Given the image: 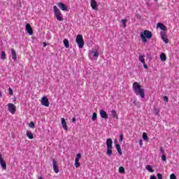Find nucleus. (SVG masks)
Returning <instances> with one entry per match:
<instances>
[{"mask_svg": "<svg viewBox=\"0 0 179 179\" xmlns=\"http://www.w3.org/2000/svg\"><path fill=\"white\" fill-rule=\"evenodd\" d=\"M27 136L29 139H33L34 138L33 133L29 131H27Z\"/></svg>", "mask_w": 179, "mask_h": 179, "instance_id": "27", "label": "nucleus"}, {"mask_svg": "<svg viewBox=\"0 0 179 179\" xmlns=\"http://www.w3.org/2000/svg\"><path fill=\"white\" fill-rule=\"evenodd\" d=\"M82 158V154L78 153L76 155V157L75 159V163H74V166L75 167H76V169L80 167V163L79 162V160H80V159Z\"/></svg>", "mask_w": 179, "mask_h": 179, "instance_id": "6", "label": "nucleus"}, {"mask_svg": "<svg viewBox=\"0 0 179 179\" xmlns=\"http://www.w3.org/2000/svg\"><path fill=\"white\" fill-rule=\"evenodd\" d=\"M133 90L136 96H140L141 99H145V90L137 82H134L132 86Z\"/></svg>", "mask_w": 179, "mask_h": 179, "instance_id": "1", "label": "nucleus"}, {"mask_svg": "<svg viewBox=\"0 0 179 179\" xmlns=\"http://www.w3.org/2000/svg\"><path fill=\"white\" fill-rule=\"evenodd\" d=\"M91 8L94 10H97V1L96 0H91Z\"/></svg>", "mask_w": 179, "mask_h": 179, "instance_id": "14", "label": "nucleus"}, {"mask_svg": "<svg viewBox=\"0 0 179 179\" xmlns=\"http://www.w3.org/2000/svg\"><path fill=\"white\" fill-rule=\"evenodd\" d=\"M76 41L79 47V48H83L85 45V41H83V36L78 34L76 36Z\"/></svg>", "mask_w": 179, "mask_h": 179, "instance_id": "5", "label": "nucleus"}, {"mask_svg": "<svg viewBox=\"0 0 179 179\" xmlns=\"http://www.w3.org/2000/svg\"><path fill=\"white\" fill-rule=\"evenodd\" d=\"M145 169L148 170V171H150V173H155V169H152V166L150 165H147Z\"/></svg>", "mask_w": 179, "mask_h": 179, "instance_id": "23", "label": "nucleus"}, {"mask_svg": "<svg viewBox=\"0 0 179 179\" xmlns=\"http://www.w3.org/2000/svg\"><path fill=\"white\" fill-rule=\"evenodd\" d=\"M115 146L119 155H122V150H121V145H120L119 144H116Z\"/></svg>", "mask_w": 179, "mask_h": 179, "instance_id": "21", "label": "nucleus"}, {"mask_svg": "<svg viewBox=\"0 0 179 179\" xmlns=\"http://www.w3.org/2000/svg\"><path fill=\"white\" fill-rule=\"evenodd\" d=\"M157 26H158V27L161 29V30H166V26H164V24H162V23H160V22H159L158 24H157Z\"/></svg>", "mask_w": 179, "mask_h": 179, "instance_id": "24", "label": "nucleus"}, {"mask_svg": "<svg viewBox=\"0 0 179 179\" xmlns=\"http://www.w3.org/2000/svg\"><path fill=\"white\" fill-rule=\"evenodd\" d=\"M0 97H2V92L0 91Z\"/></svg>", "mask_w": 179, "mask_h": 179, "instance_id": "46", "label": "nucleus"}, {"mask_svg": "<svg viewBox=\"0 0 179 179\" xmlns=\"http://www.w3.org/2000/svg\"><path fill=\"white\" fill-rule=\"evenodd\" d=\"M25 30L29 34V36H33V28H31V25L30 24H27L25 25Z\"/></svg>", "mask_w": 179, "mask_h": 179, "instance_id": "9", "label": "nucleus"}, {"mask_svg": "<svg viewBox=\"0 0 179 179\" xmlns=\"http://www.w3.org/2000/svg\"><path fill=\"white\" fill-rule=\"evenodd\" d=\"M29 127L30 128H34L36 127V125L34 124V122H31L29 123Z\"/></svg>", "mask_w": 179, "mask_h": 179, "instance_id": "34", "label": "nucleus"}, {"mask_svg": "<svg viewBox=\"0 0 179 179\" xmlns=\"http://www.w3.org/2000/svg\"><path fill=\"white\" fill-rule=\"evenodd\" d=\"M170 179H177V177L174 173L171 174Z\"/></svg>", "mask_w": 179, "mask_h": 179, "instance_id": "36", "label": "nucleus"}, {"mask_svg": "<svg viewBox=\"0 0 179 179\" xmlns=\"http://www.w3.org/2000/svg\"><path fill=\"white\" fill-rule=\"evenodd\" d=\"M140 36L143 43H147V38L150 39L152 36V32H150L149 30H145L144 33H141Z\"/></svg>", "mask_w": 179, "mask_h": 179, "instance_id": "2", "label": "nucleus"}, {"mask_svg": "<svg viewBox=\"0 0 179 179\" xmlns=\"http://www.w3.org/2000/svg\"><path fill=\"white\" fill-rule=\"evenodd\" d=\"M161 159H162V162H166V155H162L161 156Z\"/></svg>", "mask_w": 179, "mask_h": 179, "instance_id": "35", "label": "nucleus"}, {"mask_svg": "<svg viewBox=\"0 0 179 179\" xmlns=\"http://www.w3.org/2000/svg\"><path fill=\"white\" fill-rule=\"evenodd\" d=\"M8 110L11 114H15L16 113V106L13 103H8Z\"/></svg>", "mask_w": 179, "mask_h": 179, "instance_id": "7", "label": "nucleus"}, {"mask_svg": "<svg viewBox=\"0 0 179 179\" xmlns=\"http://www.w3.org/2000/svg\"><path fill=\"white\" fill-rule=\"evenodd\" d=\"M127 22H128L127 19L121 20V23L122 24L123 29H125V27H127Z\"/></svg>", "mask_w": 179, "mask_h": 179, "instance_id": "22", "label": "nucleus"}, {"mask_svg": "<svg viewBox=\"0 0 179 179\" xmlns=\"http://www.w3.org/2000/svg\"><path fill=\"white\" fill-rule=\"evenodd\" d=\"M43 47H47V43L45 42L43 43Z\"/></svg>", "mask_w": 179, "mask_h": 179, "instance_id": "44", "label": "nucleus"}, {"mask_svg": "<svg viewBox=\"0 0 179 179\" xmlns=\"http://www.w3.org/2000/svg\"><path fill=\"white\" fill-rule=\"evenodd\" d=\"M124 138V136L122 134H120V141L122 142V139Z\"/></svg>", "mask_w": 179, "mask_h": 179, "instance_id": "40", "label": "nucleus"}, {"mask_svg": "<svg viewBox=\"0 0 179 179\" xmlns=\"http://www.w3.org/2000/svg\"><path fill=\"white\" fill-rule=\"evenodd\" d=\"M150 179H157V178H156V176H150Z\"/></svg>", "mask_w": 179, "mask_h": 179, "instance_id": "42", "label": "nucleus"}, {"mask_svg": "<svg viewBox=\"0 0 179 179\" xmlns=\"http://www.w3.org/2000/svg\"><path fill=\"white\" fill-rule=\"evenodd\" d=\"M138 59L141 62V64H145V58H143V56L142 55H139Z\"/></svg>", "mask_w": 179, "mask_h": 179, "instance_id": "28", "label": "nucleus"}, {"mask_svg": "<svg viewBox=\"0 0 179 179\" xmlns=\"http://www.w3.org/2000/svg\"><path fill=\"white\" fill-rule=\"evenodd\" d=\"M164 101H166V103H167V101H169V97H167V96H165L164 97Z\"/></svg>", "mask_w": 179, "mask_h": 179, "instance_id": "38", "label": "nucleus"}, {"mask_svg": "<svg viewBox=\"0 0 179 179\" xmlns=\"http://www.w3.org/2000/svg\"><path fill=\"white\" fill-rule=\"evenodd\" d=\"M72 122H76V118L73 117L72 118Z\"/></svg>", "mask_w": 179, "mask_h": 179, "instance_id": "43", "label": "nucleus"}, {"mask_svg": "<svg viewBox=\"0 0 179 179\" xmlns=\"http://www.w3.org/2000/svg\"><path fill=\"white\" fill-rule=\"evenodd\" d=\"M53 12L56 19H57L59 22H62V20H64L62 13H61V10L58 9L57 6H53Z\"/></svg>", "mask_w": 179, "mask_h": 179, "instance_id": "3", "label": "nucleus"}, {"mask_svg": "<svg viewBox=\"0 0 179 179\" xmlns=\"http://www.w3.org/2000/svg\"><path fill=\"white\" fill-rule=\"evenodd\" d=\"M90 55H93V57L97 58L99 57V52L97 51V50H92L90 52Z\"/></svg>", "mask_w": 179, "mask_h": 179, "instance_id": "18", "label": "nucleus"}, {"mask_svg": "<svg viewBox=\"0 0 179 179\" xmlns=\"http://www.w3.org/2000/svg\"><path fill=\"white\" fill-rule=\"evenodd\" d=\"M11 55L13 60L15 62L17 61V56L16 55V51H15V49L11 48Z\"/></svg>", "mask_w": 179, "mask_h": 179, "instance_id": "17", "label": "nucleus"}, {"mask_svg": "<svg viewBox=\"0 0 179 179\" xmlns=\"http://www.w3.org/2000/svg\"><path fill=\"white\" fill-rule=\"evenodd\" d=\"M99 114L101 118H103V120H107L108 118V115H107V112H106L104 110H101Z\"/></svg>", "mask_w": 179, "mask_h": 179, "instance_id": "13", "label": "nucleus"}, {"mask_svg": "<svg viewBox=\"0 0 179 179\" xmlns=\"http://www.w3.org/2000/svg\"><path fill=\"white\" fill-rule=\"evenodd\" d=\"M1 59H6V53L4 51L1 52Z\"/></svg>", "mask_w": 179, "mask_h": 179, "instance_id": "32", "label": "nucleus"}, {"mask_svg": "<svg viewBox=\"0 0 179 179\" xmlns=\"http://www.w3.org/2000/svg\"><path fill=\"white\" fill-rule=\"evenodd\" d=\"M63 43L64 44V47H66V48H69V41H68V39H64L63 41Z\"/></svg>", "mask_w": 179, "mask_h": 179, "instance_id": "26", "label": "nucleus"}, {"mask_svg": "<svg viewBox=\"0 0 179 179\" xmlns=\"http://www.w3.org/2000/svg\"><path fill=\"white\" fill-rule=\"evenodd\" d=\"M119 173L124 174V173H125V169L123 166L119 167Z\"/></svg>", "mask_w": 179, "mask_h": 179, "instance_id": "29", "label": "nucleus"}, {"mask_svg": "<svg viewBox=\"0 0 179 179\" xmlns=\"http://www.w3.org/2000/svg\"><path fill=\"white\" fill-rule=\"evenodd\" d=\"M0 164L3 170H6V162H5V160H3V158H2V155L1 154H0Z\"/></svg>", "mask_w": 179, "mask_h": 179, "instance_id": "12", "label": "nucleus"}, {"mask_svg": "<svg viewBox=\"0 0 179 179\" xmlns=\"http://www.w3.org/2000/svg\"><path fill=\"white\" fill-rule=\"evenodd\" d=\"M106 146L108 148L107 155L111 156L113 155V139L108 138L106 140Z\"/></svg>", "mask_w": 179, "mask_h": 179, "instance_id": "4", "label": "nucleus"}, {"mask_svg": "<svg viewBox=\"0 0 179 179\" xmlns=\"http://www.w3.org/2000/svg\"><path fill=\"white\" fill-rule=\"evenodd\" d=\"M153 113L155 115L160 116V109L155 108Z\"/></svg>", "mask_w": 179, "mask_h": 179, "instance_id": "25", "label": "nucleus"}, {"mask_svg": "<svg viewBox=\"0 0 179 179\" xmlns=\"http://www.w3.org/2000/svg\"><path fill=\"white\" fill-rule=\"evenodd\" d=\"M134 106H138V104L136 103V101H134Z\"/></svg>", "mask_w": 179, "mask_h": 179, "instance_id": "45", "label": "nucleus"}, {"mask_svg": "<svg viewBox=\"0 0 179 179\" xmlns=\"http://www.w3.org/2000/svg\"><path fill=\"white\" fill-rule=\"evenodd\" d=\"M8 93H9L10 96H13V90L10 87L8 89Z\"/></svg>", "mask_w": 179, "mask_h": 179, "instance_id": "33", "label": "nucleus"}, {"mask_svg": "<svg viewBox=\"0 0 179 179\" xmlns=\"http://www.w3.org/2000/svg\"><path fill=\"white\" fill-rule=\"evenodd\" d=\"M155 1H157V0H155Z\"/></svg>", "mask_w": 179, "mask_h": 179, "instance_id": "47", "label": "nucleus"}, {"mask_svg": "<svg viewBox=\"0 0 179 179\" xmlns=\"http://www.w3.org/2000/svg\"><path fill=\"white\" fill-rule=\"evenodd\" d=\"M143 64L145 69H148V64H145V62H144V64Z\"/></svg>", "mask_w": 179, "mask_h": 179, "instance_id": "41", "label": "nucleus"}, {"mask_svg": "<svg viewBox=\"0 0 179 179\" xmlns=\"http://www.w3.org/2000/svg\"><path fill=\"white\" fill-rule=\"evenodd\" d=\"M62 121V127H63L64 131H68V126L66 125V121H65V118L62 117L61 119Z\"/></svg>", "mask_w": 179, "mask_h": 179, "instance_id": "16", "label": "nucleus"}, {"mask_svg": "<svg viewBox=\"0 0 179 179\" xmlns=\"http://www.w3.org/2000/svg\"><path fill=\"white\" fill-rule=\"evenodd\" d=\"M41 104H42V106H44L45 107L50 106V101H48V98H47V96H43L42 98Z\"/></svg>", "mask_w": 179, "mask_h": 179, "instance_id": "8", "label": "nucleus"}, {"mask_svg": "<svg viewBox=\"0 0 179 179\" xmlns=\"http://www.w3.org/2000/svg\"><path fill=\"white\" fill-rule=\"evenodd\" d=\"M159 58H160L161 61L164 62V61H166L167 59V56H166V54L164 52H162L159 55Z\"/></svg>", "mask_w": 179, "mask_h": 179, "instance_id": "19", "label": "nucleus"}, {"mask_svg": "<svg viewBox=\"0 0 179 179\" xmlns=\"http://www.w3.org/2000/svg\"><path fill=\"white\" fill-rule=\"evenodd\" d=\"M160 152L162 153V155H164V150L162 147L160 148Z\"/></svg>", "mask_w": 179, "mask_h": 179, "instance_id": "39", "label": "nucleus"}, {"mask_svg": "<svg viewBox=\"0 0 179 179\" xmlns=\"http://www.w3.org/2000/svg\"><path fill=\"white\" fill-rule=\"evenodd\" d=\"M57 6H59L62 10H68V8L62 2L58 3Z\"/></svg>", "mask_w": 179, "mask_h": 179, "instance_id": "15", "label": "nucleus"}, {"mask_svg": "<svg viewBox=\"0 0 179 179\" xmlns=\"http://www.w3.org/2000/svg\"><path fill=\"white\" fill-rule=\"evenodd\" d=\"M161 37H162V40H163L165 44H169V39L167 38V34H166V32L164 31L161 32Z\"/></svg>", "mask_w": 179, "mask_h": 179, "instance_id": "10", "label": "nucleus"}, {"mask_svg": "<svg viewBox=\"0 0 179 179\" xmlns=\"http://www.w3.org/2000/svg\"><path fill=\"white\" fill-rule=\"evenodd\" d=\"M92 121H96V120H97V113H94L92 114Z\"/></svg>", "mask_w": 179, "mask_h": 179, "instance_id": "31", "label": "nucleus"}, {"mask_svg": "<svg viewBox=\"0 0 179 179\" xmlns=\"http://www.w3.org/2000/svg\"><path fill=\"white\" fill-rule=\"evenodd\" d=\"M157 176L158 179H163V175H162V173H157Z\"/></svg>", "mask_w": 179, "mask_h": 179, "instance_id": "37", "label": "nucleus"}, {"mask_svg": "<svg viewBox=\"0 0 179 179\" xmlns=\"http://www.w3.org/2000/svg\"><path fill=\"white\" fill-rule=\"evenodd\" d=\"M111 114L113 118H116V120H118V115H117V111H115V110H112Z\"/></svg>", "mask_w": 179, "mask_h": 179, "instance_id": "20", "label": "nucleus"}, {"mask_svg": "<svg viewBox=\"0 0 179 179\" xmlns=\"http://www.w3.org/2000/svg\"><path fill=\"white\" fill-rule=\"evenodd\" d=\"M52 164L55 173H56V174H58V173H59V169H58V165L57 164V161H55V159L52 160Z\"/></svg>", "mask_w": 179, "mask_h": 179, "instance_id": "11", "label": "nucleus"}, {"mask_svg": "<svg viewBox=\"0 0 179 179\" xmlns=\"http://www.w3.org/2000/svg\"><path fill=\"white\" fill-rule=\"evenodd\" d=\"M143 139L144 141H149V138L148 137V134H146L145 132L143 134Z\"/></svg>", "mask_w": 179, "mask_h": 179, "instance_id": "30", "label": "nucleus"}]
</instances>
